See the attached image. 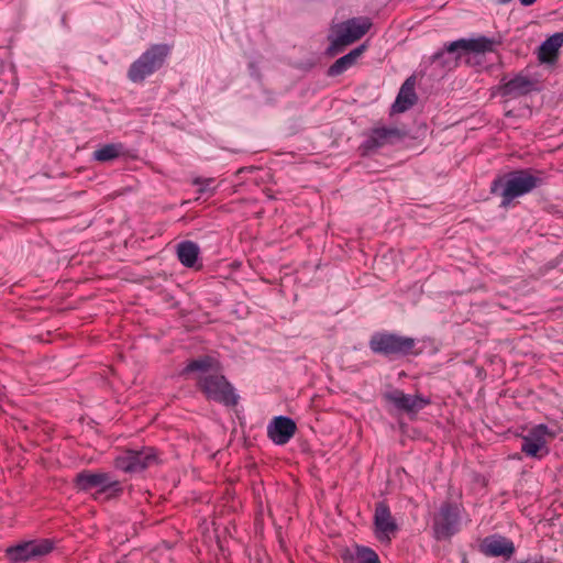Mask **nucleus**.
I'll return each mask as SVG.
<instances>
[{"mask_svg":"<svg viewBox=\"0 0 563 563\" xmlns=\"http://www.w3.org/2000/svg\"><path fill=\"white\" fill-rule=\"evenodd\" d=\"M522 5H531L536 2V0H520Z\"/></svg>","mask_w":563,"mask_h":563,"instance_id":"nucleus-28","label":"nucleus"},{"mask_svg":"<svg viewBox=\"0 0 563 563\" xmlns=\"http://www.w3.org/2000/svg\"><path fill=\"white\" fill-rule=\"evenodd\" d=\"M158 463L155 449L146 448L142 451H128L115 460L118 468L124 472H140Z\"/></svg>","mask_w":563,"mask_h":563,"instance_id":"nucleus-8","label":"nucleus"},{"mask_svg":"<svg viewBox=\"0 0 563 563\" xmlns=\"http://www.w3.org/2000/svg\"><path fill=\"white\" fill-rule=\"evenodd\" d=\"M540 184L541 179L539 177L533 176L527 169H522L510 174L506 180H495L492 191L497 192L499 189L501 190V207L507 208L515 198L530 192Z\"/></svg>","mask_w":563,"mask_h":563,"instance_id":"nucleus-2","label":"nucleus"},{"mask_svg":"<svg viewBox=\"0 0 563 563\" xmlns=\"http://www.w3.org/2000/svg\"><path fill=\"white\" fill-rule=\"evenodd\" d=\"M185 372H200L199 375H208L214 372H222V366L216 358L203 356L189 362Z\"/></svg>","mask_w":563,"mask_h":563,"instance_id":"nucleus-20","label":"nucleus"},{"mask_svg":"<svg viewBox=\"0 0 563 563\" xmlns=\"http://www.w3.org/2000/svg\"><path fill=\"white\" fill-rule=\"evenodd\" d=\"M123 154L122 144H106L93 152V158L98 162H111Z\"/></svg>","mask_w":563,"mask_h":563,"instance_id":"nucleus-22","label":"nucleus"},{"mask_svg":"<svg viewBox=\"0 0 563 563\" xmlns=\"http://www.w3.org/2000/svg\"><path fill=\"white\" fill-rule=\"evenodd\" d=\"M169 51L170 47L167 44L152 45L131 65L129 78L133 82L143 81L164 64Z\"/></svg>","mask_w":563,"mask_h":563,"instance_id":"nucleus-3","label":"nucleus"},{"mask_svg":"<svg viewBox=\"0 0 563 563\" xmlns=\"http://www.w3.org/2000/svg\"><path fill=\"white\" fill-rule=\"evenodd\" d=\"M256 168L251 166V167H242L238 170V174H242L244 172H254Z\"/></svg>","mask_w":563,"mask_h":563,"instance_id":"nucleus-27","label":"nucleus"},{"mask_svg":"<svg viewBox=\"0 0 563 563\" xmlns=\"http://www.w3.org/2000/svg\"><path fill=\"white\" fill-rule=\"evenodd\" d=\"M555 438L545 424L533 427L522 437L521 451L531 457L541 459L549 453L548 442Z\"/></svg>","mask_w":563,"mask_h":563,"instance_id":"nucleus-6","label":"nucleus"},{"mask_svg":"<svg viewBox=\"0 0 563 563\" xmlns=\"http://www.w3.org/2000/svg\"><path fill=\"white\" fill-rule=\"evenodd\" d=\"M344 563H380L378 554L371 548L355 544L353 549H345L342 552Z\"/></svg>","mask_w":563,"mask_h":563,"instance_id":"nucleus-16","label":"nucleus"},{"mask_svg":"<svg viewBox=\"0 0 563 563\" xmlns=\"http://www.w3.org/2000/svg\"><path fill=\"white\" fill-rule=\"evenodd\" d=\"M479 551L486 556H503L510 559L515 552L514 542L500 534H493L483 539Z\"/></svg>","mask_w":563,"mask_h":563,"instance_id":"nucleus-12","label":"nucleus"},{"mask_svg":"<svg viewBox=\"0 0 563 563\" xmlns=\"http://www.w3.org/2000/svg\"><path fill=\"white\" fill-rule=\"evenodd\" d=\"M371 350L374 353L385 355H407L412 353L416 341L409 336H401L394 333H378L369 341Z\"/></svg>","mask_w":563,"mask_h":563,"instance_id":"nucleus-5","label":"nucleus"},{"mask_svg":"<svg viewBox=\"0 0 563 563\" xmlns=\"http://www.w3.org/2000/svg\"><path fill=\"white\" fill-rule=\"evenodd\" d=\"M406 135V131L395 126H376L371 130L368 137L362 145V148L364 152H369L384 145L391 144L395 141L402 140Z\"/></svg>","mask_w":563,"mask_h":563,"instance_id":"nucleus-9","label":"nucleus"},{"mask_svg":"<svg viewBox=\"0 0 563 563\" xmlns=\"http://www.w3.org/2000/svg\"><path fill=\"white\" fill-rule=\"evenodd\" d=\"M75 484L81 490L99 487V495L108 492L109 489H113L117 493L121 490L119 488V483L111 482L110 477L106 473L81 472L77 474Z\"/></svg>","mask_w":563,"mask_h":563,"instance_id":"nucleus-10","label":"nucleus"},{"mask_svg":"<svg viewBox=\"0 0 563 563\" xmlns=\"http://www.w3.org/2000/svg\"><path fill=\"white\" fill-rule=\"evenodd\" d=\"M563 45V33H555L545 40L539 47V60L542 63L554 62L560 47Z\"/></svg>","mask_w":563,"mask_h":563,"instance_id":"nucleus-18","label":"nucleus"},{"mask_svg":"<svg viewBox=\"0 0 563 563\" xmlns=\"http://www.w3.org/2000/svg\"><path fill=\"white\" fill-rule=\"evenodd\" d=\"M374 519L376 528H396L397 526L389 508L383 503L376 506Z\"/></svg>","mask_w":563,"mask_h":563,"instance_id":"nucleus-23","label":"nucleus"},{"mask_svg":"<svg viewBox=\"0 0 563 563\" xmlns=\"http://www.w3.org/2000/svg\"><path fill=\"white\" fill-rule=\"evenodd\" d=\"M197 380L200 390L207 398L222 402L225 406H235L238 404V395L221 372L198 375Z\"/></svg>","mask_w":563,"mask_h":563,"instance_id":"nucleus-4","label":"nucleus"},{"mask_svg":"<svg viewBox=\"0 0 563 563\" xmlns=\"http://www.w3.org/2000/svg\"><path fill=\"white\" fill-rule=\"evenodd\" d=\"M297 426L295 421L288 417L279 416L274 418L267 428L269 439L278 444H286L296 433Z\"/></svg>","mask_w":563,"mask_h":563,"instance_id":"nucleus-14","label":"nucleus"},{"mask_svg":"<svg viewBox=\"0 0 563 563\" xmlns=\"http://www.w3.org/2000/svg\"><path fill=\"white\" fill-rule=\"evenodd\" d=\"M441 517L446 522V528L457 522L459 509L452 505H445L441 508Z\"/></svg>","mask_w":563,"mask_h":563,"instance_id":"nucleus-24","label":"nucleus"},{"mask_svg":"<svg viewBox=\"0 0 563 563\" xmlns=\"http://www.w3.org/2000/svg\"><path fill=\"white\" fill-rule=\"evenodd\" d=\"M54 542L49 539L31 540L7 549V555L12 562L27 561L52 552Z\"/></svg>","mask_w":563,"mask_h":563,"instance_id":"nucleus-7","label":"nucleus"},{"mask_svg":"<svg viewBox=\"0 0 563 563\" xmlns=\"http://www.w3.org/2000/svg\"><path fill=\"white\" fill-rule=\"evenodd\" d=\"M372 27V21L367 16H360L336 23L331 26V34L328 40L330 45L328 54L334 56L342 52L347 45L353 44L363 37Z\"/></svg>","mask_w":563,"mask_h":563,"instance_id":"nucleus-1","label":"nucleus"},{"mask_svg":"<svg viewBox=\"0 0 563 563\" xmlns=\"http://www.w3.org/2000/svg\"><path fill=\"white\" fill-rule=\"evenodd\" d=\"M534 89V82L526 76L517 75L515 78L506 81L500 87L503 96H523Z\"/></svg>","mask_w":563,"mask_h":563,"instance_id":"nucleus-17","label":"nucleus"},{"mask_svg":"<svg viewBox=\"0 0 563 563\" xmlns=\"http://www.w3.org/2000/svg\"><path fill=\"white\" fill-rule=\"evenodd\" d=\"M213 179L212 178H206V179H201V178H196L194 180V184L195 185H199L200 188H199V192L202 194L207 190L208 186L210 184H212Z\"/></svg>","mask_w":563,"mask_h":563,"instance_id":"nucleus-26","label":"nucleus"},{"mask_svg":"<svg viewBox=\"0 0 563 563\" xmlns=\"http://www.w3.org/2000/svg\"><path fill=\"white\" fill-rule=\"evenodd\" d=\"M199 247L191 241H185L178 244L177 255L180 263L187 267H192L197 262Z\"/></svg>","mask_w":563,"mask_h":563,"instance_id":"nucleus-21","label":"nucleus"},{"mask_svg":"<svg viewBox=\"0 0 563 563\" xmlns=\"http://www.w3.org/2000/svg\"><path fill=\"white\" fill-rule=\"evenodd\" d=\"M415 87L416 78L410 76L400 87L398 96L391 106V113H402L416 104L418 97Z\"/></svg>","mask_w":563,"mask_h":563,"instance_id":"nucleus-15","label":"nucleus"},{"mask_svg":"<svg viewBox=\"0 0 563 563\" xmlns=\"http://www.w3.org/2000/svg\"><path fill=\"white\" fill-rule=\"evenodd\" d=\"M365 45H361L352 49L349 54L336 59L328 69V75L331 77L341 75L344 70L355 64L356 59L362 55Z\"/></svg>","mask_w":563,"mask_h":563,"instance_id":"nucleus-19","label":"nucleus"},{"mask_svg":"<svg viewBox=\"0 0 563 563\" xmlns=\"http://www.w3.org/2000/svg\"><path fill=\"white\" fill-rule=\"evenodd\" d=\"M498 44L495 40L487 38L485 36H479L477 38H461L450 43L446 46V52L449 53H486L494 51V47Z\"/></svg>","mask_w":563,"mask_h":563,"instance_id":"nucleus-13","label":"nucleus"},{"mask_svg":"<svg viewBox=\"0 0 563 563\" xmlns=\"http://www.w3.org/2000/svg\"><path fill=\"white\" fill-rule=\"evenodd\" d=\"M396 530H375V537L382 544L388 545L396 537Z\"/></svg>","mask_w":563,"mask_h":563,"instance_id":"nucleus-25","label":"nucleus"},{"mask_svg":"<svg viewBox=\"0 0 563 563\" xmlns=\"http://www.w3.org/2000/svg\"><path fill=\"white\" fill-rule=\"evenodd\" d=\"M385 398L391 402L398 410L408 415H416L419 410L428 406L431 400L420 395H406L401 390H394L385 395Z\"/></svg>","mask_w":563,"mask_h":563,"instance_id":"nucleus-11","label":"nucleus"}]
</instances>
